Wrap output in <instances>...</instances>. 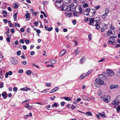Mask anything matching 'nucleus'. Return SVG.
<instances>
[{
  "label": "nucleus",
  "instance_id": "17",
  "mask_svg": "<svg viewBox=\"0 0 120 120\" xmlns=\"http://www.w3.org/2000/svg\"><path fill=\"white\" fill-rule=\"evenodd\" d=\"M66 52V51L65 50H63L62 51L60 54V56H61L64 55Z\"/></svg>",
  "mask_w": 120,
  "mask_h": 120
},
{
  "label": "nucleus",
  "instance_id": "3",
  "mask_svg": "<svg viewBox=\"0 0 120 120\" xmlns=\"http://www.w3.org/2000/svg\"><path fill=\"white\" fill-rule=\"evenodd\" d=\"M96 11L95 10L93 9H91L90 10V12L89 16L90 17H93L95 14Z\"/></svg>",
  "mask_w": 120,
  "mask_h": 120
},
{
  "label": "nucleus",
  "instance_id": "44",
  "mask_svg": "<svg viewBox=\"0 0 120 120\" xmlns=\"http://www.w3.org/2000/svg\"><path fill=\"white\" fill-rule=\"evenodd\" d=\"M17 88L16 87H15L13 88V90L15 92H16L17 91Z\"/></svg>",
  "mask_w": 120,
  "mask_h": 120
},
{
  "label": "nucleus",
  "instance_id": "25",
  "mask_svg": "<svg viewBox=\"0 0 120 120\" xmlns=\"http://www.w3.org/2000/svg\"><path fill=\"white\" fill-rule=\"evenodd\" d=\"M86 114L89 116H92V113L90 112H87L86 113Z\"/></svg>",
  "mask_w": 120,
  "mask_h": 120
},
{
  "label": "nucleus",
  "instance_id": "60",
  "mask_svg": "<svg viewBox=\"0 0 120 120\" xmlns=\"http://www.w3.org/2000/svg\"><path fill=\"white\" fill-rule=\"evenodd\" d=\"M36 32L37 33L39 34L40 33L41 31L39 29H38L37 30Z\"/></svg>",
  "mask_w": 120,
  "mask_h": 120
},
{
  "label": "nucleus",
  "instance_id": "39",
  "mask_svg": "<svg viewBox=\"0 0 120 120\" xmlns=\"http://www.w3.org/2000/svg\"><path fill=\"white\" fill-rule=\"evenodd\" d=\"M105 13H106L107 14V13L109 12V10L108 8H106L105 9Z\"/></svg>",
  "mask_w": 120,
  "mask_h": 120
},
{
  "label": "nucleus",
  "instance_id": "23",
  "mask_svg": "<svg viewBox=\"0 0 120 120\" xmlns=\"http://www.w3.org/2000/svg\"><path fill=\"white\" fill-rule=\"evenodd\" d=\"M99 114L102 118H104L105 117V114L104 112L103 113L99 112Z\"/></svg>",
  "mask_w": 120,
  "mask_h": 120
},
{
  "label": "nucleus",
  "instance_id": "64",
  "mask_svg": "<svg viewBox=\"0 0 120 120\" xmlns=\"http://www.w3.org/2000/svg\"><path fill=\"white\" fill-rule=\"evenodd\" d=\"M25 42L27 44H28L29 43V40H25Z\"/></svg>",
  "mask_w": 120,
  "mask_h": 120
},
{
  "label": "nucleus",
  "instance_id": "48",
  "mask_svg": "<svg viewBox=\"0 0 120 120\" xmlns=\"http://www.w3.org/2000/svg\"><path fill=\"white\" fill-rule=\"evenodd\" d=\"M83 6L84 8H86L88 7L89 6L86 3H85V4L83 5Z\"/></svg>",
  "mask_w": 120,
  "mask_h": 120
},
{
  "label": "nucleus",
  "instance_id": "6",
  "mask_svg": "<svg viewBox=\"0 0 120 120\" xmlns=\"http://www.w3.org/2000/svg\"><path fill=\"white\" fill-rule=\"evenodd\" d=\"M104 101L106 103L109 102L110 100V97L109 96H106L103 98Z\"/></svg>",
  "mask_w": 120,
  "mask_h": 120
},
{
  "label": "nucleus",
  "instance_id": "42",
  "mask_svg": "<svg viewBox=\"0 0 120 120\" xmlns=\"http://www.w3.org/2000/svg\"><path fill=\"white\" fill-rule=\"evenodd\" d=\"M64 98L65 100L68 101H69L70 100V98L68 97H65Z\"/></svg>",
  "mask_w": 120,
  "mask_h": 120
},
{
  "label": "nucleus",
  "instance_id": "63",
  "mask_svg": "<svg viewBox=\"0 0 120 120\" xmlns=\"http://www.w3.org/2000/svg\"><path fill=\"white\" fill-rule=\"evenodd\" d=\"M34 51H32L30 52V54L32 56L34 55Z\"/></svg>",
  "mask_w": 120,
  "mask_h": 120
},
{
  "label": "nucleus",
  "instance_id": "13",
  "mask_svg": "<svg viewBox=\"0 0 120 120\" xmlns=\"http://www.w3.org/2000/svg\"><path fill=\"white\" fill-rule=\"evenodd\" d=\"M20 90L22 91H27L28 90H30V89L29 88L27 87H24L22 88H21Z\"/></svg>",
  "mask_w": 120,
  "mask_h": 120
},
{
  "label": "nucleus",
  "instance_id": "41",
  "mask_svg": "<svg viewBox=\"0 0 120 120\" xmlns=\"http://www.w3.org/2000/svg\"><path fill=\"white\" fill-rule=\"evenodd\" d=\"M91 70H90V71H88V72H87V73L86 74V76H88L89 74L91 73Z\"/></svg>",
  "mask_w": 120,
  "mask_h": 120
},
{
  "label": "nucleus",
  "instance_id": "45",
  "mask_svg": "<svg viewBox=\"0 0 120 120\" xmlns=\"http://www.w3.org/2000/svg\"><path fill=\"white\" fill-rule=\"evenodd\" d=\"M23 72V70L22 69H21L19 70L18 71L19 73H22Z\"/></svg>",
  "mask_w": 120,
  "mask_h": 120
},
{
  "label": "nucleus",
  "instance_id": "9",
  "mask_svg": "<svg viewBox=\"0 0 120 120\" xmlns=\"http://www.w3.org/2000/svg\"><path fill=\"white\" fill-rule=\"evenodd\" d=\"M82 9L81 6H80L78 7V10L77 11V12L80 14L82 13Z\"/></svg>",
  "mask_w": 120,
  "mask_h": 120
},
{
  "label": "nucleus",
  "instance_id": "11",
  "mask_svg": "<svg viewBox=\"0 0 120 120\" xmlns=\"http://www.w3.org/2000/svg\"><path fill=\"white\" fill-rule=\"evenodd\" d=\"M98 77L101 79H105L106 78V76L105 75L102 74H101L98 75Z\"/></svg>",
  "mask_w": 120,
  "mask_h": 120
},
{
  "label": "nucleus",
  "instance_id": "20",
  "mask_svg": "<svg viewBox=\"0 0 120 120\" xmlns=\"http://www.w3.org/2000/svg\"><path fill=\"white\" fill-rule=\"evenodd\" d=\"M107 35H109L110 34H113L111 30H108L107 32Z\"/></svg>",
  "mask_w": 120,
  "mask_h": 120
},
{
  "label": "nucleus",
  "instance_id": "37",
  "mask_svg": "<svg viewBox=\"0 0 120 120\" xmlns=\"http://www.w3.org/2000/svg\"><path fill=\"white\" fill-rule=\"evenodd\" d=\"M31 71L30 70H27L26 72V73L27 74L30 75L31 73Z\"/></svg>",
  "mask_w": 120,
  "mask_h": 120
},
{
  "label": "nucleus",
  "instance_id": "14",
  "mask_svg": "<svg viewBox=\"0 0 120 120\" xmlns=\"http://www.w3.org/2000/svg\"><path fill=\"white\" fill-rule=\"evenodd\" d=\"M85 75V74L84 73L82 74L79 78V80H81L83 79L86 76V75Z\"/></svg>",
  "mask_w": 120,
  "mask_h": 120
},
{
  "label": "nucleus",
  "instance_id": "46",
  "mask_svg": "<svg viewBox=\"0 0 120 120\" xmlns=\"http://www.w3.org/2000/svg\"><path fill=\"white\" fill-rule=\"evenodd\" d=\"M45 85L48 87H50L51 86V84L49 83H46Z\"/></svg>",
  "mask_w": 120,
  "mask_h": 120
},
{
  "label": "nucleus",
  "instance_id": "21",
  "mask_svg": "<svg viewBox=\"0 0 120 120\" xmlns=\"http://www.w3.org/2000/svg\"><path fill=\"white\" fill-rule=\"evenodd\" d=\"M80 52L79 50V48H77V49L75 50V54L77 55L78 54L79 52Z\"/></svg>",
  "mask_w": 120,
  "mask_h": 120
},
{
  "label": "nucleus",
  "instance_id": "62",
  "mask_svg": "<svg viewBox=\"0 0 120 120\" xmlns=\"http://www.w3.org/2000/svg\"><path fill=\"white\" fill-rule=\"evenodd\" d=\"M3 20L4 22L6 23H7L8 22V21L6 19H4Z\"/></svg>",
  "mask_w": 120,
  "mask_h": 120
},
{
  "label": "nucleus",
  "instance_id": "19",
  "mask_svg": "<svg viewBox=\"0 0 120 120\" xmlns=\"http://www.w3.org/2000/svg\"><path fill=\"white\" fill-rule=\"evenodd\" d=\"M18 14V12H16L14 14L13 18L15 21H16L17 20V15Z\"/></svg>",
  "mask_w": 120,
  "mask_h": 120
},
{
  "label": "nucleus",
  "instance_id": "43",
  "mask_svg": "<svg viewBox=\"0 0 120 120\" xmlns=\"http://www.w3.org/2000/svg\"><path fill=\"white\" fill-rule=\"evenodd\" d=\"M29 104L28 103H26V105H24V107L25 108H28L29 107Z\"/></svg>",
  "mask_w": 120,
  "mask_h": 120
},
{
  "label": "nucleus",
  "instance_id": "8",
  "mask_svg": "<svg viewBox=\"0 0 120 120\" xmlns=\"http://www.w3.org/2000/svg\"><path fill=\"white\" fill-rule=\"evenodd\" d=\"M119 101L117 100H116V99L112 102V104L115 105H117L119 104Z\"/></svg>",
  "mask_w": 120,
  "mask_h": 120
},
{
  "label": "nucleus",
  "instance_id": "36",
  "mask_svg": "<svg viewBox=\"0 0 120 120\" xmlns=\"http://www.w3.org/2000/svg\"><path fill=\"white\" fill-rule=\"evenodd\" d=\"M116 99V100H117L120 101V95L118 96Z\"/></svg>",
  "mask_w": 120,
  "mask_h": 120
},
{
  "label": "nucleus",
  "instance_id": "7",
  "mask_svg": "<svg viewBox=\"0 0 120 120\" xmlns=\"http://www.w3.org/2000/svg\"><path fill=\"white\" fill-rule=\"evenodd\" d=\"M90 8H89L86 9L83 12V14L84 15H86L87 16L89 15L90 12Z\"/></svg>",
  "mask_w": 120,
  "mask_h": 120
},
{
  "label": "nucleus",
  "instance_id": "56",
  "mask_svg": "<svg viewBox=\"0 0 120 120\" xmlns=\"http://www.w3.org/2000/svg\"><path fill=\"white\" fill-rule=\"evenodd\" d=\"M15 25L17 26V27H19L20 26V25L19 24L17 23H15Z\"/></svg>",
  "mask_w": 120,
  "mask_h": 120
},
{
  "label": "nucleus",
  "instance_id": "30",
  "mask_svg": "<svg viewBox=\"0 0 120 120\" xmlns=\"http://www.w3.org/2000/svg\"><path fill=\"white\" fill-rule=\"evenodd\" d=\"M55 5L57 7H61V6L60 4V3H58L56 2L55 3Z\"/></svg>",
  "mask_w": 120,
  "mask_h": 120
},
{
  "label": "nucleus",
  "instance_id": "40",
  "mask_svg": "<svg viewBox=\"0 0 120 120\" xmlns=\"http://www.w3.org/2000/svg\"><path fill=\"white\" fill-rule=\"evenodd\" d=\"M46 90H48V91H49V89H46L45 90H44L43 91H41V92L42 93H45L47 92V91H46Z\"/></svg>",
  "mask_w": 120,
  "mask_h": 120
},
{
  "label": "nucleus",
  "instance_id": "38",
  "mask_svg": "<svg viewBox=\"0 0 120 120\" xmlns=\"http://www.w3.org/2000/svg\"><path fill=\"white\" fill-rule=\"evenodd\" d=\"M84 58H82L80 60V63H83L84 61Z\"/></svg>",
  "mask_w": 120,
  "mask_h": 120
},
{
  "label": "nucleus",
  "instance_id": "1",
  "mask_svg": "<svg viewBox=\"0 0 120 120\" xmlns=\"http://www.w3.org/2000/svg\"><path fill=\"white\" fill-rule=\"evenodd\" d=\"M77 5V4L75 2L72 3L71 5H69L68 6L67 10L68 11H73Z\"/></svg>",
  "mask_w": 120,
  "mask_h": 120
},
{
  "label": "nucleus",
  "instance_id": "4",
  "mask_svg": "<svg viewBox=\"0 0 120 120\" xmlns=\"http://www.w3.org/2000/svg\"><path fill=\"white\" fill-rule=\"evenodd\" d=\"M95 81L99 85H102L104 83L103 81L98 78L96 79Z\"/></svg>",
  "mask_w": 120,
  "mask_h": 120
},
{
  "label": "nucleus",
  "instance_id": "12",
  "mask_svg": "<svg viewBox=\"0 0 120 120\" xmlns=\"http://www.w3.org/2000/svg\"><path fill=\"white\" fill-rule=\"evenodd\" d=\"M73 11V15L75 17H78L79 15V14H78V13H77V11Z\"/></svg>",
  "mask_w": 120,
  "mask_h": 120
},
{
  "label": "nucleus",
  "instance_id": "18",
  "mask_svg": "<svg viewBox=\"0 0 120 120\" xmlns=\"http://www.w3.org/2000/svg\"><path fill=\"white\" fill-rule=\"evenodd\" d=\"M89 21H90L89 24L90 25H92L93 26L94 25L92 24L94 22V20L93 18H90Z\"/></svg>",
  "mask_w": 120,
  "mask_h": 120
},
{
  "label": "nucleus",
  "instance_id": "15",
  "mask_svg": "<svg viewBox=\"0 0 120 120\" xmlns=\"http://www.w3.org/2000/svg\"><path fill=\"white\" fill-rule=\"evenodd\" d=\"M2 97H3V98L4 99H5L7 97V96H6V92L5 91L3 92L2 93Z\"/></svg>",
  "mask_w": 120,
  "mask_h": 120
},
{
  "label": "nucleus",
  "instance_id": "28",
  "mask_svg": "<svg viewBox=\"0 0 120 120\" xmlns=\"http://www.w3.org/2000/svg\"><path fill=\"white\" fill-rule=\"evenodd\" d=\"M2 14L3 15V16L5 17L7 14V12L5 10L3 11Z\"/></svg>",
  "mask_w": 120,
  "mask_h": 120
},
{
  "label": "nucleus",
  "instance_id": "2",
  "mask_svg": "<svg viewBox=\"0 0 120 120\" xmlns=\"http://www.w3.org/2000/svg\"><path fill=\"white\" fill-rule=\"evenodd\" d=\"M106 71L108 72L107 74V76L108 77L112 76L114 75V72L112 70L107 69L106 70Z\"/></svg>",
  "mask_w": 120,
  "mask_h": 120
},
{
  "label": "nucleus",
  "instance_id": "22",
  "mask_svg": "<svg viewBox=\"0 0 120 120\" xmlns=\"http://www.w3.org/2000/svg\"><path fill=\"white\" fill-rule=\"evenodd\" d=\"M118 87V86L116 85H113L110 86V88L111 89H112L115 88H116Z\"/></svg>",
  "mask_w": 120,
  "mask_h": 120
},
{
  "label": "nucleus",
  "instance_id": "16",
  "mask_svg": "<svg viewBox=\"0 0 120 120\" xmlns=\"http://www.w3.org/2000/svg\"><path fill=\"white\" fill-rule=\"evenodd\" d=\"M59 88L58 87H56L54 88H53V89H52L51 91H50V93H52L55 91L59 89Z\"/></svg>",
  "mask_w": 120,
  "mask_h": 120
},
{
  "label": "nucleus",
  "instance_id": "61",
  "mask_svg": "<svg viewBox=\"0 0 120 120\" xmlns=\"http://www.w3.org/2000/svg\"><path fill=\"white\" fill-rule=\"evenodd\" d=\"M72 23L73 24L75 25V24L76 23V20H74L73 21H72Z\"/></svg>",
  "mask_w": 120,
  "mask_h": 120
},
{
  "label": "nucleus",
  "instance_id": "54",
  "mask_svg": "<svg viewBox=\"0 0 120 120\" xmlns=\"http://www.w3.org/2000/svg\"><path fill=\"white\" fill-rule=\"evenodd\" d=\"M7 73L9 75H11L12 74V72L10 71H9Z\"/></svg>",
  "mask_w": 120,
  "mask_h": 120
},
{
  "label": "nucleus",
  "instance_id": "26",
  "mask_svg": "<svg viewBox=\"0 0 120 120\" xmlns=\"http://www.w3.org/2000/svg\"><path fill=\"white\" fill-rule=\"evenodd\" d=\"M50 62H51L52 64H54L56 62V61L55 59H52L50 60Z\"/></svg>",
  "mask_w": 120,
  "mask_h": 120
},
{
  "label": "nucleus",
  "instance_id": "50",
  "mask_svg": "<svg viewBox=\"0 0 120 120\" xmlns=\"http://www.w3.org/2000/svg\"><path fill=\"white\" fill-rule=\"evenodd\" d=\"M14 7L15 8H18V6L16 3L15 4Z\"/></svg>",
  "mask_w": 120,
  "mask_h": 120
},
{
  "label": "nucleus",
  "instance_id": "51",
  "mask_svg": "<svg viewBox=\"0 0 120 120\" xmlns=\"http://www.w3.org/2000/svg\"><path fill=\"white\" fill-rule=\"evenodd\" d=\"M62 1V0H57L56 2L58 3H61Z\"/></svg>",
  "mask_w": 120,
  "mask_h": 120
},
{
  "label": "nucleus",
  "instance_id": "31",
  "mask_svg": "<svg viewBox=\"0 0 120 120\" xmlns=\"http://www.w3.org/2000/svg\"><path fill=\"white\" fill-rule=\"evenodd\" d=\"M102 94V91L101 90H99L98 91V96H100Z\"/></svg>",
  "mask_w": 120,
  "mask_h": 120
},
{
  "label": "nucleus",
  "instance_id": "57",
  "mask_svg": "<svg viewBox=\"0 0 120 120\" xmlns=\"http://www.w3.org/2000/svg\"><path fill=\"white\" fill-rule=\"evenodd\" d=\"M100 7V6L99 5H98L97 6H96L95 7V9L97 10Z\"/></svg>",
  "mask_w": 120,
  "mask_h": 120
},
{
  "label": "nucleus",
  "instance_id": "47",
  "mask_svg": "<svg viewBox=\"0 0 120 120\" xmlns=\"http://www.w3.org/2000/svg\"><path fill=\"white\" fill-rule=\"evenodd\" d=\"M92 36V35L91 34H89L88 35V38L89 40L90 41L91 39V37Z\"/></svg>",
  "mask_w": 120,
  "mask_h": 120
},
{
  "label": "nucleus",
  "instance_id": "52",
  "mask_svg": "<svg viewBox=\"0 0 120 120\" xmlns=\"http://www.w3.org/2000/svg\"><path fill=\"white\" fill-rule=\"evenodd\" d=\"M53 28L52 27H50L48 28V31H50L52 30Z\"/></svg>",
  "mask_w": 120,
  "mask_h": 120
},
{
  "label": "nucleus",
  "instance_id": "5",
  "mask_svg": "<svg viewBox=\"0 0 120 120\" xmlns=\"http://www.w3.org/2000/svg\"><path fill=\"white\" fill-rule=\"evenodd\" d=\"M11 63L14 65L18 63L17 60L14 58H12L11 59Z\"/></svg>",
  "mask_w": 120,
  "mask_h": 120
},
{
  "label": "nucleus",
  "instance_id": "24",
  "mask_svg": "<svg viewBox=\"0 0 120 120\" xmlns=\"http://www.w3.org/2000/svg\"><path fill=\"white\" fill-rule=\"evenodd\" d=\"M100 25H99L98 23H96L95 25V26H96V28L98 30L100 28Z\"/></svg>",
  "mask_w": 120,
  "mask_h": 120
},
{
  "label": "nucleus",
  "instance_id": "55",
  "mask_svg": "<svg viewBox=\"0 0 120 120\" xmlns=\"http://www.w3.org/2000/svg\"><path fill=\"white\" fill-rule=\"evenodd\" d=\"M44 22L45 23H48V21L46 19H44Z\"/></svg>",
  "mask_w": 120,
  "mask_h": 120
},
{
  "label": "nucleus",
  "instance_id": "53",
  "mask_svg": "<svg viewBox=\"0 0 120 120\" xmlns=\"http://www.w3.org/2000/svg\"><path fill=\"white\" fill-rule=\"evenodd\" d=\"M65 102L64 101L61 102V105L62 106H63L65 104Z\"/></svg>",
  "mask_w": 120,
  "mask_h": 120
},
{
  "label": "nucleus",
  "instance_id": "10",
  "mask_svg": "<svg viewBox=\"0 0 120 120\" xmlns=\"http://www.w3.org/2000/svg\"><path fill=\"white\" fill-rule=\"evenodd\" d=\"M61 7H62L61 9L63 11H65L67 10L68 6L67 5H63L61 6Z\"/></svg>",
  "mask_w": 120,
  "mask_h": 120
},
{
  "label": "nucleus",
  "instance_id": "32",
  "mask_svg": "<svg viewBox=\"0 0 120 120\" xmlns=\"http://www.w3.org/2000/svg\"><path fill=\"white\" fill-rule=\"evenodd\" d=\"M116 111L117 112H119V111H120V106H118L116 109Z\"/></svg>",
  "mask_w": 120,
  "mask_h": 120
},
{
  "label": "nucleus",
  "instance_id": "34",
  "mask_svg": "<svg viewBox=\"0 0 120 120\" xmlns=\"http://www.w3.org/2000/svg\"><path fill=\"white\" fill-rule=\"evenodd\" d=\"M25 16L26 19L29 18L30 17V16L28 13H26L25 14Z\"/></svg>",
  "mask_w": 120,
  "mask_h": 120
},
{
  "label": "nucleus",
  "instance_id": "29",
  "mask_svg": "<svg viewBox=\"0 0 120 120\" xmlns=\"http://www.w3.org/2000/svg\"><path fill=\"white\" fill-rule=\"evenodd\" d=\"M65 15H67L69 17H71V16L72 14L71 13H68L67 12H65Z\"/></svg>",
  "mask_w": 120,
  "mask_h": 120
},
{
  "label": "nucleus",
  "instance_id": "58",
  "mask_svg": "<svg viewBox=\"0 0 120 120\" xmlns=\"http://www.w3.org/2000/svg\"><path fill=\"white\" fill-rule=\"evenodd\" d=\"M105 29L103 28H101L100 29L101 30L102 32H104L105 31Z\"/></svg>",
  "mask_w": 120,
  "mask_h": 120
},
{
  "label": "nucleus",
  "instance_id": "33",
  "mask_svg": "<svg viewBox=\"0 0 120 120\" xmlns=\"http://www.w3.org/2000/svg\"><path fill=\"white\" fill-rule=\"evenodd\" d=\"M107 14L106 13H105L101 16L102 18L103 19L105 18Z\"/></svg>",
  "mask_w": 120,
  "mask_h": 120
},
{
  "label": "nucleus",
  "instance_id": "27",
  "mask_svg": "<svg viewBox=\"0 0 120 120\" xmlns=\"http://www.w3.org/2000/svg\"><path fill=\"white\" fill-rule=\"evenodd\" d=\"M57 107V105L56 103L55 102L54 104L52 105V108H54V107Z\"/></svg>",
  "mask_w": 120,
  "mask_h": 120
},
{
  "label": "nucleus",
  "instance_id": "35",
  "mask_svg": "<svg viewBox=\"0 0 120 120\" xmlns=\"http://www.w3.org/2000/svg\"><path fill=\"white\" fill-rule=\"evenodd\" d=\"M116 27H114L112 25V24L110 26V28L112 30H114L116 29Z\"/></svg>",
  "mask_w": 120,
  "mask_h": 120
},
{
  "label": "nucleus",
  "instance_id": "49",
  "mask_svg": "<svg viewBox=\"0 0 120 120\" xmlns=\"http://www.w3.org/2000/svg\"><path fill=\"white\" fill-rule=\"evenodd\" d=\"M8 23L10 24L9 26L10 27H12V24L11 23V21H8Z\"/></svg>",
  "mask_w": 120,
  "mask_h": 120
},
{
  "label": "nucleus",
  "instance_id": "59",
  "mask_svg": "<svg viewBox=\"0 0 120 120\" xmlns=\"http://www.w3.org/2000/svg\"><path fill=\"white\" fill-rule=\"evenodd\" d=\"M112 42H113L111 40H109L108 42V43L109 44H112Z\"/></svg>",
  "mask_w": 120,
  "mask_h": 120
}]
</instances>
